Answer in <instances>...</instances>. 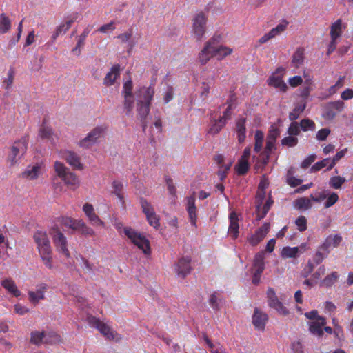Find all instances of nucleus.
Returning <instances> with one entry per match:
<instances>
[{
  "mask_svg": "<svg viewBox=\"0 0 353 353\" xmlns=\"http://www.w3.org/2000/svg\"><path fill=\"white\" fill-rule=\"evenodd\" d=\"M154 94V90L151 86L141 87L136 92L137 119L140 120L143 131L147 128L146 119Z\"/></svg>",
  "mask_w": 353,
  "mask_h": 353,
  "instance_id": "f257e3e1",
  "label": "nucleus"
},
{
  "mask_svg": "<svg viewBox=\"0 0 353 353\" xmlns=\"http://www.w3.org/2000/svg\"><path fill=\"white\" fill-rule=\"evenodd\" d=\"M33 239L43 264L47 268L52 269L53 267L52 250L47 232L43 230H37L33 234Z\"/></svg>",
  "mask_w": 353,
  "mask_h": 353,
  "instance_id": "f03ea898",
  "label": "nucleus"
},
{
  "mask_svg": "<svg viewBox=\"0 0 353 353\" xmlns=\"http://www.w3.org/2000/svg\"><path fill=\"white\" fill-rule=\"evenodd\" d=\"M54 170L57 175L70 188L75 190L80 185L77 175L71 172L63 163L56 161L54 163Z\"/></svg>",
  "mask_w": 353,
  "mask_h": 353,
  "instance_id": "7ed1b4c3",
  "label": "nucleus"
},
{
  "mask_svg": "<svg viewBox=\"0 0 353 353\" xmlns=\"http://www.w3.org/2000/svg\"><path fill=\"white\" fill-rule=\"evenodd\" d=\"M28 142L29 137L27 135L14 141L10 148L8 156V161L10 163V166L15 165L26 153Z\"/></svg>",
  "mask_w": 353,
  "mask_h": 353,
  "instance_id": "20e7f679",
  "label": "nucleus"
},
{
  "mask_svg": "<svg viewBox=\"0 0 353 353\" xmlns=\"http://www.w3.org/2000/svg\"><path fill=\"white\" fill-rule=\"evenodd\" d=\"M123 233L130 240L131 243L141 250L145 254H150L151 248L148 239L141 233L130 227H124Z\"/></svg>",
  "mask_w": 353,
  "mask_h": 353,
  "instance_id": "39448f33",
  "label": "nucleus"
},
{
  "mask_svg": "<svg viewBox=\"0 0 353 353\" xmlns=\"http://www.w3.org/2000/svg\"><path fill=\"white\" fill-rule=\"evenodd\" d=\"M53 243L58 252L64 255L67 259L70 257V253L68 248V240L64 234L57 225H54L50 230Z\"/></svg>",
  "mask_w": 353,
  "mask_h": 353,
  "instance_id": "423d86ee",
  "label": "nucleus"
},
{
  "mask_svg": "<svg viewBox=\"0 0 353 353\" xmlns=\"http://www.w3.org/2000/svg\"><path fill=\"white\" fill-rule=\"evenodd\" d=\"M87 321L88 324L97 328L104 336L108 339H119L121 337L119 335L106 323L101 321L98 318L90 315L87 317Z\"/></svg>",
  "mask_w": 353,
  "mask_h": 353,
  "instance_id": "0eeeda50",
  "label": "nucleus"
},
{
  "mask_svg": "<svg viewBox=\"0 0 353 353\" xmlns=\"http://www.w3.org/2000/svg\"><path fill=\"white\" fill-rule=\"evenodd\" d=\"M207 17L201 12L192 19V34L196 40L200 41L206 31Z\"/></svg>",
  "mask_w": 353,
  "mask_h": 353,
  "instance_id": "6e6552de",
  "label": "nucleus"
},
{
  "mask_svg": "<svg viewBox=\"0 0 353 353\" xmlns=\"http://www.w3.org/2000/svg\"><path fill=\"white\" fill-rule=\"evenodd\" d=\"M264 259L263 252H259L254 255L252 263V283L254 285L260 283L261 276L265 270Z\"/></svg>",
  "mask_w": 353,
  "mask_h": 353,
  "instance_id": "1a4fd4ad",
  "label": "nucleus"
},
{
  "mask_svg": "<svg viewBox=\"0 0 353 353\" xmlns=\"http://www.w3.org/2000/svg\"><path fill=\"white\" fill-rule=\"evenodd\" d=\"M284 70V68L281 67L278 68L267 80L269 86L277 88L282 92H285L288 89L286 83L283 80Z\"/></svg>",
  "mask_w": 353,
  "mask_h": 353,
  "instance_id": "9d476101",
  "label": "nucleus"
},
{
  "mask_svg": "<svg viewBox=\"0 0 353 353\" xmlns=\"http://www.w3.org/2000/svg\"><path fill=\"white\" fill-rule=\"evenodd\" d=\"M267 297L268 305L274 308L277 312L283 316H287L289 314L288 310L279 300L274 290L269 288L267 291Z\"/></svg>",
  "mask_w": 353,
  "mask_h": 353,
  "instance_id": "9b49d317",
  "label": "nucleus"
},
{
  "mask_svg": "<svg viewBox=\"0 0 353 353\" xmlns=\"http://www.w3.org/2000/svg\"><path fill=\"white\" fill-rule=\"evenodd\" d=\"M105 128L98 126L94 128L84 139L79 142V145L84 148L92 146L98 139L104 134Z\"/></svg>",
  "mask_w": 353,
  "mask_h": 353,
  "instance_id": "f8f14e48",
  "label": "nucleus"
},
{
  "mask_svg": "<svg viewBox=\"0 0 353 353\" xmlns=\"http://www.w3.org/2000/svg\"><path fill=\"white\" fill-rule=\"evenodd\" d=\"M196 198H195V192H194L190 196L186 197V211L188 214V219L191 223V225L197 228V208L195 204Z\"/></svg>",
  "mask_w": 353,
  "mask_h": 353,
  "instance_id": "ddd939ff",
  "label": "nucleus"
},
{
  "mask_svg": "<svg viewBox=\"0 0 353 353\" xmlns=\"http://www.w3.org/2000/svg\"><path fill=\"white\" fill-rule=\"evenodd\" d=\"M174 269L179 277L181 279L185 278L192 271L191 258L189 256L181 257L175 263Z\"/></svg>",
  "mask_w": 353,
  "mask_h": 353,
  "instance_id": "4468645a",
  "label": "nucleus"
},
{
  "mask_svg": "<svg viewBox=\"0 0 353 353\" xmlns=\"http://www.w3.org/2000/svg\"><path fill=\"white\" fill-rule=\"evenodd\" d=\"M270 229V223H265L259 229H257L254 234L248 238V242L252 246L257 245L262 241L269 232Z\"/></svg>",
  "mask_w": 353,
  "mask_h": 353,
  "instance_id": "2eb2a0df",
  "label": "nucleus"
},
{
  "mask_svg": "<svg viewBox=\"0 0 353 353\" xmlns=\"http://www.w3.org/2000/svg\"><path fill=\"white\" fill-rule=\"evenodd\" d=\"M61 157L74 169L78 170H83V165L81 163V158L74 152L70 150H65L62 152Z\"/></svg>",
  "mask_w": 353,
  "mask_h": 353,
  "instance_id": "dca6fc26",
  "label": "nucleus"
},
{
  "mask_svg": "<svg viewBox=\"0 0 353 353\" xmlns=\"http://www.w3.org/2000/svg\"><path fill=\"white\" fill-rule=\"evenodd\" d=\"M83 211L92 225L104 227V222L95 213L94 207L92 204L88 203L84 204L83 206Z\"/></svg>",
  "mask_w": 353,
  "mask_h": 353,
  "instance_id": "f3484780",
  "label": "nucleus"
},
{
  "mask_svg": "<svg viewBox=\"0 0 353 353\" xmlns=\"http://www.w3.org/2000/svg\"><path fill=\"white\" fill-rule=\"evenodd\" d=\"M268 320L266 313L256 307L252 315V323L254 327L259 330H263Z\"/></svg>",
  "mask_w": 353,
  "mask_h": 353,
  "instance_id": "a211bd4d",
  "label": "nucleus"
},
{
  "mask_svg": "<svg viewBox=\"0 0 353 353\" xmlns=\"http://www.w3.org/2000/svg\"><path fill=\"white\" fill-rule=\"evenodd\" d=\"M48 289V285L46 283H40L37 285V290L35 292L29 291L28 296L29 300L34 304H37L40 300L45 299V292Z\"/></svg>",
  "mask_w": 353,
  "mask_h": 353,
  "instance_id": "6ab92c4d",
  "label": "nucleus"
},
{
  "mask_svg": "<svg viewBox=\"0 0 353 353\" xmlns=\"http://www.w3.org/2000/svg\"><path fill=\"white\" fill-rule=\"evenodd\" d=\"M42 163H37L33 165H29L26 170L22 172L23 178L28 180L37 179L41 174Z\"/></svg>",
  "mask_w": 353,
  "mask_h": 353,
  "instance_id": "aec40b11",
  "label": "nucleus"
},
{
  "mask_svg": "<svg viewBox=\"0 0 353 353\" xmlns=\"http://www.w3.org/2000/svg\"><path fill=\"white\" fill-rule=\"evenodd\" d=\"M325 324V319L323 316H318L317 321H314L309 323V330L312 334L321 337L323 335V327Z\"/></svg>",
  "mask_w": 353,
  "mask_h": 353,
  "instance_id": "412c9836",
  "label": "nucleus"
},
{
  "mask_svg": "<svg viewBox=\"0 0 353 353\" xmlns=\"http://www.w3.org/2000/svg\"><path fill=\"white\" fill-rule=\"evenodd\" d=\"M230 225L228 228V233L232 239H236L239 236V218L238 214L232 211L229 216Z\"/></svg>",
  "mask_w": 353,
  "mask_h": 353,
  "instance_id": "4be33fe9",
  "label": "nucleus"
},
{
  "mask_svg": "<svg viewBox=\"0 0 353 353\" xmlns=\"http://www.w3.org/2000/svg\"><path fill=\"white\" fill-rule=\"evenodd\" d=\"M342 241V236L340 234L329 235L320 245L321 249L327 253L330 252V248L331 246L337 247L339 245Z\"/></svg>",
  "mask_w": 353,
  "mask_h": 353,
  "instance_id": "5701e85b",
  "label": "nucleus"
},
{
  "mask_svg": "<svg viewBox=\"0 0 353 353\" xmlns=\"http://www.w3.org/2000/svg\"><path fill=\"white\" fill-rule=\"evenodd\" d=\"M120 76V65L119 64L114 65L107 73L103 79V84L106 86L112 85L115 81Z\"/></svg>",
  "mask_w": 353,
  "mask_h": 353,
  "instance_id": "b1692460",
  "label": "nucleus"
},
{
  "mask_svg": "<svg viewBox=\"0 0 353 353\" xmlns=\"http://www.w3.org/2000/svg\"><path fill=\"white\" fill-rule=\"evenodd\" d=\"M214 57L212 48V39L208 41L199 54V61L202 65H205Z\"/></svg>",
  "mask_w": 353,
  "mask_h": 353,
  "instance_id": "393cba45",
  "label": "nucleus"
},
{
  "mask_svg": "<svg viewBox=\"0 0 353 353\" xmlns=\"http://www.w3.org/2000/svg\"><path fill=\"white\" fill-rule=\"evenodd\" d=\"M1 286L5 288L10 294L15 297L21 295V292L17 288L15 282L10 278H6L1 281Z\"/></svg>",
  "mask_w": 353,
  "mask_h": 353,
  "instance_id": "a878e982",
  "label": "nucleus"
},
{
  "mask_svg": "<svg viewBox=\"0 0 353 353\" xmlns=\"http://www.w3.org/2000/svg\"><path fill=\"white\" fill-rule=\"evenodd\" d=\"M214 41L212 40V48L214 57L218 60L223 59L224 57L232 52V50L231 48L223 46H214Z\"/></svg>",
  "mask_w": 353,
  "mask_h": 353,
  "instance_id": "bb28decb",
  "label": "nucleus"
},
{
  "mask_svg": "<svg viewBox=\"0 0 353 353\" xmlns=\"http://www.w3.org/2000/svg\"><path fill=\"white\" fill-rule=\"evenodd\" d=\"M245 122V118H240L236 122V132L239 143L243 142L246 137Z\"/></svg>",
  "mask_w": 353,
  "mask_h": 353,
  "instance_id": "cd10ccee",
  "label": "nucleus"
},
{
  "mask_svg": "<svg viewBox=\"0 0 353 353\" xmlns=\"http://www.w3.org/2000/svg\"><path fill=\"white\" fill-rule=\"evenodd\" d=\"M113 190L111 192L112 194H114L120 201L122 205L125 204L123 196V183L119 181H113L112 183Z\"/></svg>",
  "mask_w": 353,
  "mask_h": 353,
  "instance_id": "c85d7f7f",
  "label": "nucleus"
},
{
  "mask_svg": "<svg viewBox=\"0 0 353 353\" xmlns=\"http://www.w3.org/2000/svg\"><path fill=\"white\" fill-rule=\"evenodd\" d=\"M343 33V24L341 19H337L330 26V35L331 39H338Z\"/></svg>",
  "mask_w": 353,
  "mask_h": 353,
  "instance_id": "c756f323",
  "label": "nucleus"
},
{
  "mask_svg": "<svg viewBox=\"0 0 353 353\" xmlns=\"http://www.w3.org/2000/svg\"><path fill=\"white\" fill-rule=\"evenodd\" d=\"M81 220L74 219L69 216H61L59 221L62 226L68 228L74 231L79 230V225Z\"/></svg>",
  "mask_w": 353,
  "mask_h": 353,
  "instance_id": "7c9ffc66",
  "label": "nucleus"
},
{
  "mask_svg": "<svg viewBox=\"0 0 353 353\" xmlns=\"http://www.w3.org/2000/svg\"><path fill=\"white\" fill-rule=\"evenodd\" d=\"M294 206L299 210H307L312 207V200L307 197H300L294 201Z\"/></svg>",
  "mask_w": 353,
  "mask_h": 353,
  "instance_id": "2f4dec72",
  "label": "nucleus"
},
{
  "mask_svg": "<svg viewBox=\"0 0 353 353\" xmlns=\"http://www.w3.org/2000/svg\"><path fill=\"white\" fill-rule=\"evenodd\" d=\"M11 28V21L5 13L0 14V34H6Z\"/></svg>",
  "mask_w": 353,
  "mask_h": 353,
  "instance_id": "473e14b6",
  "label": "nucleus"
},
{
  "mask_svg": "<svg viewBox=\"0 0 353 353\" xmlns=\"http://www.w3.org/2000/svg\"><path fill=\"white\" fill-rule=\"evenodd\" d=\"M79 17L78 12H74L70 16V19L65 23L59 26L57 28H61V34H65L71 27V25Z\"/></svg>",
  "mask_w": 353,
  "mask_h": 353,
  "instance_id": "72a5a7b5",
  "label": "nucleus"
},
{
  "mask_svg": "<svg viewBox=\"0 0 353 353\" xmlns=\"http://www.w3.org/2000/svg\"><path fill=\"white\" fill-rule=\"evenodd\" d=\"M298 247H284L281 251V256L283 259L295 258L298 256Z\"/></svg>",
  "mask_w": 353,
  "mask_h": 353,
  "instance_id": "f704fd0d",
  "label": "nucleus"
},
{
  "mask_svg": "<svg viewBox=\"0 0 353 353\" xmlns=\"http://www.w3.org/2000/svg\"><path fill=\"white\" fill-rule=\"evenodd\" d=\"M44 338L45 332H32L31 333L30 343L39 346L43 343H44Z\"/></svg>",
  "mask_w": 353,
  "mask_h": 353,
  "instance_id": "c9c22d12",
  "label": "nucleus"
},
{
  "mask_svg": "<svg viewBox=\"0 0 353 353\" xmlns=\"http://www.w3.org/2000/svg\"><path fill=\"white\" fill-rule=\"evenodd\" d=\"M61 341V336L58 334L50 332H45L44 343L50 345H55Z\"/></svg>",
  "mask_w": 353,
  "mask_h": 353,
  "instance_id": "e433bc0d",
  "label": "nucleus"
},
{
  "mask_svg": "<svg viewBox=\"0 0 353 353\" xmlns=\"http://www.w3.org/2000/svg\"><path fill=\"white\" fill-rule=\"evenodd\" d=\"M288 24L289 22L283 19L279 24H278L275 28L271 29L269 32L272 37L274 38L276 36L279 35L283 32H284L286 30Z\"/></svg>",
  "mask_w": 353,
  "mask_h": 353,
  "instance_id": "4c0bfd02",
  "label": "nucleus"
},
{
  "mask_svg": "<svg viewBox=\"0 0 353 353\" xmlns=\"http://www.w3.org/2000/svg\"><path fill=\"white\" fill-rule=\"evenodd\" d=\"M264 134L262 131L256 130L254 134V150L256 153L259 152L263 147Z\"/></svg>",
  "mask_w": 353,
  "mask_h": 353,
  "instance_id": "58836bf2",
  "label": "nucleus"
},
{
  "mask_svg": "<svg viewBox=\"0 0 353 353\" xmlns=\"http://www.w3.org/2000/svg\"><path fill=\"white\" fill-rule=\"evenodd\" d=\"M140 205L145 216H148L155 212L152 204L143 197L140 198Z\"/></svg>",
  "mask_w": 353,
  "mask_h": 353,
  "instance_id": "ea45409f",
  "label": "nucleus"
},
{
  "mask_svg": "<svg viewBox=\"0 0 353 353\" xmlns=\"http://www.w3.org/2000/svg\"><path fill=\"white\" fill-rule=\"evenodd\" d=\"M226 122H225L224 119H219L214 120V123L211 125L208 130V133L212 134H218L221 129L225 125Z\"/></svg>",
  "mask_w": 353,
  "mask_h": 353,
  "instance_id": "a19ab883",
  "label": "nucleus"
},
{
  "mask_svg": "<svg viewBox=\"0 0 353 353\" xmlns=\"http://www.w3.org/2000/svg\"><path fill=\"white\" fill-rule=\"evenodd\" d=\"M39 136L41 139H46L49 140L53 139V132L51 128L45 125V120L39 130Z\"/></svg>",
  "mask_w": 353,
  "mask_h": 353,
  "instance_id": "79ce46f5",
  "label": "nucleus"
},
{
  "mask_svg": "<svg viewBox=\"0 0 353 353\" xmlns=\"http://www.w3.org/2000/svg\"><path fill=\"white\" fill-rule=\"evenodd\" d=\"M304 51L302 48H298L293 54L292 63L295 67H299L303 63Z\"/></svg>",
  "mask_w": 353,
  "mask_h": 353,
  "instance_id": "37998d69",
  "label": "nucleus"
},
{
  "mask_svg": "<svg viewBox=\"0 0 353 353\" xmlns=\"http://www.w3.org/2000/svg\"><path fill=\"white\" fill-rule=\"evenodd\" d=\"M346 181L345 178L340 176H332L330 179L329 181V185L331 188L334 189H340L342 186V185Z\"/></svg>",
  "mask_w": 353,
  "mask_h": 353,
  "instance_id": "c03bdc74",
  "label": "nucleus"
},
{
  "mask_svg": "<svg viewBox=\"0 0 353 353\" xmlns=\"http://www.w3.org/2000/svg\"><path fill=\"white\" fill-rule=\"evenodd\" d=\"M329 253L323 252L321 247L318 248L316 252L314 254L312 259V262L316 266L319 264L321 263L323 260L327 256Z\"/></svg>",
  "mask_w": 353,
  "mask_h": 353,
  "instance_id": "a18cd8bd",
  "label": "nucleus"
},
{
  "mask_svg": "<svg viewBox=\"0 0 353 353\" xmlns=\"http://www.w3.org/2000/svg\"><path fill=\"white\" fill-rule=\"evenodd\" d=\"M124 109L127 115L130 116L132 114L134 107L133 95L126 96L124 95Z\"/></svg>",
  "mask_w": 353,
  "mask_h": 353,
  "instance_id": "49530a36",
  "label": "nucleus"
},
{
  "mask_svg": "<svg viewBox=\"0 0 353 353\" xmlns=\"http://www.w3.org/2000/svg\"><path fill=\"white\" fill-rule=\"evenodd\" d=\"M339 278V274L336 272H332L331 274L327 275L322 281L323 285L326 287H331L333 285Z\"/></svg>",
  "mask_w": 353,
  "mask_h": 353,
  "instance_id": "de8ad7c7",
  "label": "nucleus"
},
{
  "mask_svg": "<svg viewBox=\"0 0 353 353\" xmlns=\"http://www.w3.org/2000/svg\"><path fill=\"white\" fill-rule=\"evenodd\" d=\"M249 163L247 160H239L238 164L236 166V170L238 174L244 175L249 170Z\"/></svg>",
  "mask_w": 353,
  "mask_h": 353,
  "instance_id": "09e8293b",
  "label": "nucleus"
},
{
  "mask_svg": "<svg viewBox=\"0 0 353 353\" xmlns=\"http://www.w3.org/2000/svg\"><path fill=\"white\" fill-rule=\"evenodd\" d=\"M330 161H331V159L330 158H325L321 161L316 162L312 166V168L310 169V172H315L319 171L320 170H321L322 168H323L326 166L328 167L329 164L330 163Z\"/></svg>",
  "mask_w": 353,
  "mask_h": 353,
  "instance_id": "8fccbe9b",
  "label": "nucleus"
},
{
  "mask_svg": "<svg viewBox=\"0 0 353 353\" xmlns=\"http://www.w3.org/2000/svg\"><path fill=\"white\" fill-rule=\"evenodd\" d=\"M305 108V104L297 105L293 109V110L291 112H290V114H289L290 120L295 121L296 119H297L299 117L300 114L304 111Z\"/></svg>",
  "mask_w": 353,
  "mask_h": 353,
  "instance_id": "3c124183",
  "label": "nucleus"
},
{
  "mask_svg": "<svg viewBox=\"0 0 353 353\" xmlns=\"http://www.w3.org/2000/svg\"><path fill=\"white\" fill-rule=\"evenodd\" d=\"M77 231L80 232L82 234L86 235V236H92L95 234L94 231L86 225V224L82 221H80L79 225V230Z\"/></svg>",
  "mask_w": 353,
  "mask_h": 353,
  "instance_id": "603ef678",
  "label": "nucleus"
},
{
  "mask_svg": "<svg viewBox=\"0 0 353 353\" xmlns=\"http://www.w3.org/2000/svg\"><path fill=\"white\" fill-rule=\"evenodd\" d=\"M299 125L303 131L314 130L315 129L314 122L309 119H302Z\"/></svg>",
  "mask_w": 353,
  "mask_h": 353,
  "instance_id": "864d4df0",
  "label": "nucleus"
},
{
  "mask_svg": "<svg viewBox=\"0 0 353 353\" xmlns=\"http://www.w3.org/2000/svg\"><path fill=\"white\" fill-rule=\"evenodd\" d=\"M347 152V149H345V150H342L339 152H338L334 156V157L332 158V159H331V161H330V163L329 164L327 168V170H332L334 165H336V163L341 159L343 158L345 154V152Z\"/></svg>",
  "mask_w": 353,
  "mask_h": 353,
  "instance_id": "5fc2aeb1",
  "label": "nucleus"
},
{
  "mask_svg": "<svg viewBox=\"0 0 353 353\" xmlns=\"http://www.w3.org/2000/svg\"><path fill=\"white\" fill-rule=\"evenodd\" d=\"M298 143V139L294 136L290 135L284 137L281 140V144L288 147H294Z\"/></svg>",
  "mask_w": 353,
  "mask_h": 353,
  "instance_id": "6e6d98bb",
  "label": "nucleus"
},
{
  "mask_svg": "<svg viewBox=\"0 0 353 353\" xmlns=\"http://www.w3.org/2000/svg\"><path fill=\"white\" fill-rule=\"evenodd\" d=\"M295 224L300 232H304L307 230V219L304 216H299L296 219Z\"/></svg>",
  "mask_w": 353,
  "mask_h": 353,
  "instance_id": "4d7b16f0",
  "label": "nucleus"
},
{
  "mask_svg": "<svg viewBox=\"0 0 353 353\" xmlns=\"http://www.w3.org/2000/svg\"><path fill=\"white\" fill-rule=\"evenodd\" d=\"M231 164V163H229L228 164L222 165L219 167L217 174L221 181H223L226 178L227 173L230 169Z\"/></svg>",
  "mask_w": 353,
  "mask_h": 353,
  "instance_id": "13d9d810",
  "label": "nucleus"
},
{
  "mask_svg": "<svg viewBox=\"0 0 353 353\" xmlns=\"http://www.w3.org/2000/svg\"><path fill=\"white\" fill-rule=\"evenodd\" d=\"M339 201V196L335 192H332L327 198L324 203L325 208H328L334 205Z\"/></svg>",
  "mask_w": 353,
  "mask_h": 353,
  "instance_id": "bf43d9fd",
  "label": "nucleus"
},
{
  "mask_svg": "<svg viewBox=\"0 0 353 353\" xmlns=\"http://www.w3.org/2000/svg\"><path fill=\"white\" fill-rule=\"evenodd\" d=\"M147 221L150 226L157 229L160 226L159 219L156 213H153L146 216Z\"/></svg>",
  "mask_w": 353,
  "mask_h": 353,
  "instance_id": "052dcab7",
  "label": "nucleus"
},
{
  "mask_svg": "<svg viewBox=\"0 0 353 353\" xmlns=\"http://www.w3.org/2000/svg\"><path fill=\"white\" fill-rule=\"evenodd\" d=\"M315 267L316 265L311 260H309L302 271V276L305 278L308 277L314 271Z\"/></svg>",
  "mask_w": 353,
  "mask_h": 353,
  "instance_id": "680f3d73",
  "label": "nucleus"
},
{
  "mask_svg": "<svg viewBox=\"0 0 353 353\" xmlns=\"http://www.w3.org/2000/svg\"><path fill=\"white\" fill-rule=\"evenodd\" d=\"M288 133L289 134V135L292 136L299 135L300 133V125H299V123L296 121H292V122L291 123L288 128Z\"/></svg>",
  "mask_w": 353,
  "mask_h": 353,
  "instance_id": "e2e57ef3",
  "label": "nucleus"
},
{
  "mask_svg": "<svg viewBox=\"0 0 353 353\" xmlns=\"http://www.w3.org/2000/svg\"><path fill=\"white\" fill-rule=\"evenodd\" d=\"M273 203V200L270 196L261 209V214H259V219L265 217Z\"/></svg>",
  "mask_w": 353,
  "mask_h": 353,
  "instance_id": "0e129e2a",
  "label": "nucleus"
},
{
  "mask_svg": "<svg viewBox=\"0 0 353 353\" xmlns=\"http://www.w3.org/2000/svg\"><path fill=\"white\" fill-rule=\"evenodd\" d=\"M279 134H280L279 129L275 126L272 125L268 132L267 139H270V140L276 141L277 137L279 136Z\"/></svg>",
  "mask_w": 353,
  "mask_h": 353,
  "instance_id": "69168bd1",
  "label": "nucleus"
},
{
  "mask_svg": "<svg viewBox=\"0 0 353 353\" xmlns=\"http://www.w3.org/2000/svg\"><path fill=\"white\" fill-rule=\"evenodd\" d=\"M203 339L210 348V351L212 353H225L221 348L216 347L212 343V341L210 340V339L207 336V335L205 334L203 336Z\"/></svg>",
  "mask_w": 353,
  "mask_h": 353,
  "instance_id": "338daca9",
  "label": "nucleus"
},
{
  "mask_svg": "<svg viewBox=\"0 0 353 353\" xmlns=\"http://www.w3.org/2000/svg\"><path fill=\"white\" fill-rule=\"evenodd\" d=\"M291 349L294 353H304L303 346L300 341H296L291 343Z\"/></svg>",
  "mask_w": 353,
  "mask_h": 353,
  "instance_id": "774afa93",
  "label": "nucleus"
}]
</instances>
